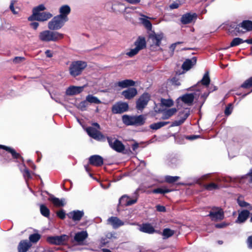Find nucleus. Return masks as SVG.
Instances as JSON below:
<instances>
[{
    "label": "nucleus",
    "instance_id": "nucleus-15",
    "mask_svg": "<svg viewBox=\"0 0 252 252\" xmlns=\"http://www.w3.org/2000/svg\"><path fill=\"white\" fill-rule=\"evenodd\" d=\"M107 223L111 225L114 229H117L125 224V222L116 217H111L107 220Z\"/></svg>",
    "mask_w": 252,
    "mask_h": 252
},
{
    "label": "nucleus",
    "instance_id": "nucleus-6",
    "mask_svg": "<svg viewBox=\"0 0 252 252\" xmlns=\"http://www.w3.org/2000/svg\"><path fill=\"white\" fill-rule=\"evenodd\" d=\"M88 134L94 139L98 141L104 142L106 140V137L99 131L95 129L93 127H88L86 129Z\"/></svg>",
    "mask_w": 252,
    "mask_h": 252
},
{
    "label": "nucleus",
    "instance_id": "nucleus-7",
    "mask_svg": "<svg viewBox=\"0 0 252 252\" xmlns=\"http://www.w3.org/2000/svg\"><path fill=\"white\" fill-rule=\"evenodd\" d=\"M150 97L149 93H143L136 101V108L139 110H143L147 105L150 99Z\"/></svg>",
    "mask_w": 252,
    "mask_h": 252
},
{
    "label": "nucleus",
    "instance_id": "nucleus-40",
    "mask_svg": "<svg viewBox=\"0 0 252 252\" xmlns=\"http://www.w3.org/2000/svg\"><path fill=\"white\" fill-rule=\"evenodd\" d=\"M246 182L247 183H252V169H251L247 174L242 177L241 182Z\"/></svg>",
    "mask_w": 252,
    "mask_h": 252
},
{
    "label": "nucleus",
    "instance_id": "nucleus-2",
    "mask_svg": "<svg viewBox=\"0 0 252 252\" xmlns=\"http://www.w3.org/2000/svg\"><path fill=\"white\" fill-rule=\"evenodd\" d=\"M145 120L146 118L142 115L134 116L125 115L122 117L123 122L127 126H141L144 125Z\"/></svg>",
    "mask_w": 252,
    "mask_h": 252
},
{
    "label": "nucleus",
    "instance_id": "nucleus-1",
    "mask_svg": "<svg viewBox=\"0 0 252 252\" xmlns=\"http://www.w3.org/2000/svg\"><path fill=\"white\" fill-rule=\"evenodd\" d=\"M63 37V34L49 29L41 32L38 35L39 39L43 42H57Z\"/></svg>",
    "mask_w": 252,
    "mask_h": 252
},
{
    "label": "nucleus",
    "instance_id": "nucleus-42",
    "mask_svg": "<svg viewBox=\"0 0 252 252\" xmlns=\"http://www.w3.org/2000/svg\"><path fill=\"white\" fill-rule=\"evenodd\" d=\"M174 234V231L172 230L169 228H165L163 229L162 235L163 236V238L165 239H167L169 237L172 236Z\"/></svg>",
    "mask_w": 252,
    "mask_h": 252
},
{
    "label": "nucleus",
    "instance_id": "nucleus-10",
    "mask_svg": "<svg viewBox=\"0 0 252 252\" xmlns=\"http://www.w3.org/2000/svg\"><path fill=\"white\" fill-rule=\"evenodd\" d=\"M208 216L213 220H221L224 218V213L220 208H214Z\"/></svg>",
    "mask_w": 252,
    "mask_h": 252
},
{
    "label": "nucleus",
    "instance_id": "nucleus-16",
    "mask_svg": "<svg viewBox=\"0 0 252 252\" xmlns=\"http://www.w3.org/2000/svg\"><path fill=\"white\" fill-rule=\"evenodd\" d=\"M163 37V34L162 33H156L154 32L149 35V40L153 45L159 46L160 45L161 41Z\"/></svg>",
    "mask_w": 252,
    "mask_h": 252
},
{
    "label": "nucleus",
    "instance_id": "nucleus-11",
    "mask_svg": "<svg viewBox=\"0 0 252 252\" xmlns=\"http://www.w3.org/2000/svg\"><path fill=\"white\" fill-rule=\"evenodd\" d=\"M128 109V103L120 101L113 106L112 111L114 114H121L126 111Z\"/></svg>",
    "mask_w": 252,
    "mask_h": 252
},
{
    "label": "nucleus",
    "instance_id": "nucleus-20",
    "mask_svg": "<svg viewBox=\"0 0 252 252\" xmlns=\"http://www.w3.org/2000/svg\"><path fill=\"white\" fill-rule=\"evenodd\" d=\"M197 18L196 13H187L182 15L181 22L183 24H188L192 22L193 19Z\"/></svg>",
    "mask_w": 252,
    "mask_h": 252
},
{
    "label": "nucleus",
    "instance_id": "nucleus-30",
    "mask_svg": "<svg viewBox=\"0 0 252 252\" xmlns=\"http://www.w3.org/2000/svg\"><path fill=\"white\" fill-rule=\"evenodd\" d=\"M53 17L52 14L49 12H43L38 14V21L44 22L51 19Z\"/></svg>",
    "mask_w": 252,
    "mask_h": 252
},
{
    "label": "nucleus",
    "instance_id": "nucleus-21",
    "mask_svg": "<svg viewBox=\"0 0 252 252\" xmlns=\"http://www.w3.org/2000/svg\"><path fill=\"white\" fill-rule=\"evenodd\" d=\"M137 94V91L135 88H129L122 92V94L126 99H131Z\"/></svg>",
    "mask_w": 252,
    "mask_h": 252
},
{
    "label": "nucleus",
    "instance_id": "nucleus-13",
    "mask_svg": "<svg viewBox=\"0 0 252 252\" xmlns=\"http://www.w3.org/2000/svg\"><path fill=\"white\" fill-rule=\"evenodd\" d=\"M137 194H135V196L133 198H130L129 196L124 195L119 199V203L122 206H130L134 204L137 202Z\"/></svg>",
    "mask_w": 252,
    "mask_h": 252
},
{
    "label": "nucleus",
    "instance_id": "nucleus-24",
    "mask_svg": "<svg viewBox=\"0 0 252 252\" xmlns=\"http://www.w3.org/2000/svg\"><path fill=\"white\" fill-rule=\"evenodd\" d=\"M250 215V212L247 210H244L239 213L238 217L235 221L237 223L244 222L248 218Z\"/></svg>",
    "mask_w": 252,
    "mask_h": 252
},
{
    "label": "nucleus",
    "instance_id": "nucleus-17",
    "mask_svg": "<svg viewBox=\"0 0 252 252\" xmlns=\"http://www.w3.org/2000/svg\"><path fill=\"white\" fill-rule=\"evenodd\" d=\"M84 87V86L81 87L71 86L66 89L65 93L66 95H68L77 94L83 91Z\"/></svg>",
    "mask_w": 252,
    "mask_h": 252
},
{
    "label": "nucleus",
    "instance_id": "nucleus-56",
    "mask_svg": "<svg viewBox=\"0 0 252 252\" xmlns=\"http://www.w3.org/2000/svg\"><path fill=\"white\" fill-rule=\"evenodd\" d=\"M233 107L232 105L230 103L225 108L224 110V114L226 116H229L231 114L232 111Z\"/></svg>",
    "mask_w": 252,
    "mask_h": 252
},
{
    "label": "nucleus",
    "instance_id": "nucleus-36",
    "mask_svg": "<svg viewBox=\"0 0 252 252\" xmlns=\"http://www.w3.org/2000/svg\"><path fill=\"white\" fill-rule=\"evenodd\" d=\"M136 48L139 49V51L143 49L146 46V42L144 37H139L135 42Z\"/></svg>",
    "mask_w": 252,
    "mask_h": 252
},
{
    "label": "nucleus",
    "instance_id": "nucleus-64",
    "mask_svg": "<svg viewBox=\"0 0 252 252\" xmlns=\"http://www.w3.org/2000/svg\"><path fill=\"white\" fill-rule=\"evenodd\" d=\"M181 42H176V43H173V44H172L170 46V50L172 51V53L174 52L175 48H176V45L177 44H179L180 43H181Z\"/></svg>",
    "mask_w": 252,
    "mask_h": 252
},
{
    "label": "nucleus",
    "instance_id": "nucleus-25",
    "mask_svg": "<svg viewBox=\"0 0 252 252\" xmlns=\"http://www.w3.org/2000/svg\"><path fill=\"white\" fill-rule=\"evenodd\" d=\"M31 246V243L28 240H22L18 246V252H27Z\"/></svg>",
    "mask_w": 252,
    "mask_h": 252
},
{
    "label": "nucleus",
    "instance_id": "nucleus-41",
    "mask_svg": "<svg viewBox=\"0 0 252 252\" xmlns=\"http://www.w3.org/2000/svg\"><path fill=\"white\" fill-rule=\"evenodd\" d=\"M56 236L58 240L57 242L58 243V245L64 244L66 242L68 241L69 239V236L65 234Z\"/></svg>",
    "mask_w": 252,
    "mask_h": 252
},
{
    "label": "nucleus",
    "instance_id": "nucleus-12",
    "mask_svg": "<svg viewBox=\"0 0 252 252\" xmlns=\"http://www.w3.org/2000/svg\"><path fill=\"white\" fill-rule=\"evenodd\" d=\"M190 114L189 109L188 108L185 109L183 111L179 112V116L180 119L179 120H176L173 122L171 126H177L182 124L187 119Z\"/></svg>",
    "mask_w": 252,
    "mask_h": 252
},
{
    "label": "nucleus",
    "instance_id": "nucleus-52",
    "mask_svg": "<svg viewBox=\"0 0 252 252\" xmlns=\"http://www.w3.org/2000/svg\"><path fill=\"white\" fill-rule=\"evenodd\" d=\"M24 166L25 167V168L24 169V170H22V169H21V170L23 173V175L24 178L27 181L28 179H31L32 178V176H31L30 172L29 170V169L28 168H27L25 166V165H24Z\"/></svg>",
    "mask_w": 252,
    "mask_h": 252
},
{
    "label": "nucleus",
    "instance_id": "nucleus-47",
    "mask_svg": "<svg viewBox=\"0 0 252 252\" xmlns=\"http://www.w3.org/2000/svg\"><path fill=\"white\" fill-rule=\"evenodd\" d=\"M204 187L205 189L209 191H212L219 189V186L217 184L214 183H211L210 184H206Z\"/></svg>",
    "mask_w": 252,
    "mask_h": 252
},
{
    "label": "nucleus",
    "instance_id": "nucleus-4",
    "mask_svg": "<svg viewBox=\"0 0 252 252\" xmlns=\"http://www.w3.org/2000/svg\"><path fill=\"white\" fill-rule=\"evenodd\" d=\"M87 63L85 62L75 61L71 63L69 67V73L73 77L80 75L83 70L86 67Z\"/></svg>",
    "mask_w": 252,
    "mask_h": 252
},
{
    "label": "nucleus",
    "instance_id": "nucleus-19",
    "mask_svg": "<svg viewBox=\"0 0 252 252\" xmlns=\"http://www.w3.org/2000/svg\"><path fill=\"white\" fill-rule=\"evenodd\" d=\"M84 213L83 211L74 210L68 214V217L74 221H80L83 217Z\"/></svg>",
    "mask_w": 252,
    "mask_h": 252
},
{
    "label": "nucleus",
    "instance_id": "nucleus-8",
    "mask_svg": "<svg viewBox=\"0 0 252 252\" xmlns=\"http://www.w3.org/2000/svg\"><path fill=\"white\" fill-rule=\"evenodd\" d=\"M194 99V95L193 94L191 93L185 94L177 99V106L179 109V106H180V103L181 101L186 104H187L189 106H190L192 104Z\"/></svg>",
    "mask_w": 252,
    "mask_h": 252
},
{
    "label": "nucleus",
    "instance_id": "nucleus-49",
    "mask_svg": "<svg viewBox=\"0 0 252 252\" xmlns=\"http://www.w3.org/2000/svg\"><path fill=\"white\" fill-rule=\"evenodd\" d=\"M40 238V235L37 233L32 234L29 236V242L31 243H36Z\"/></svg>",
    "mask_w": 252,
    "mask_h": 252
},
{
    "label": "nucleus",
    "instance_id": "nucleus-9",
    "mask_svg": "<svg viewBox=\"0 0 252 252\" xmlns=\"http://www.w3.org/2000/svg\"><path fill=\"white\" fill-rule=\"evenodd\" d=\"M240 28L245 30L246 31L252 30V21L250 20H244L240 24L237 25L235 28V32L238 33H243V32Z\"/></svg>",
    "mask_w": 252,
    "mask_h": 252
},
{
    "label": "nucleus",
    "instance_id": "nucleus-34",
    "mask_svg": "<svg viewBox=\"0 0 252 252\" xmlns=\"http://www.w3.org/2000/svg\"><path fill=\"white\" fill-rule=\"evenodd\" d=\"M210 83V79L208 71L206 72L204 74L202 79L198 83V85L201 83L202 85L208 87Z\"/></svg>",
    "mask_w": 252,
    "mask_h": 252
},
{
    "label": "nucleus",
    "instance_id": "nucleus-54",
    "mask_svg": "<svg viewBox=\"0 0 252 252\" xmlns=\"http://www.w3.org/2000/svg\"><path fill=\"white\" fill-rule=\"evenodd\" d=\"M139 51V49L135 47L134 49L130 50L129 52H128L126 54L130 57H132L137 54Z\"/></svg>",
    "mask_w": 252,
    "mask_h": 252
},
{
    "label": "nucleus",
    "instance_id": "nucleus-58",
    "mask_svg": "<svg viewBox=\"0 0 252 252\" xmlns=\"http://www.w3.org/2000/svg\"><path fill=\"white\" fill-rule=\"evenodd\" d=\"M38 15L32 11V14L31 16L28 17V20L29 21H38Z\"/></svg>",
    "mask_w": 252,
    "mask_h": 252
},
{
    "label": "nucleus",
    "instance_id": "nucleus-32",
    "mask_svg": "<svg viewBox=\"0 0 252 252\" xmlns=\"http://www.w3.org/2000/svg\"><path fill=\"white\" fill-rule=\"evenodd\" d=\"M140 15L143 17V18H140L139 19L140 22L148 30H151L152 25L151 22L148 20V17L143 14H141Z\"/></svg>",
    "mask_w": 252,
    "mask_h": 252
},
{
    "label": "nucleus",
    "instance_id": "nucleus-44",
    "mask_svg": "<svg viewBox=\"0 0 252 252\" xmlns=\"http://www.w3.org/2000/svg\"><path fill=\"white\" fill-rule=\"evenodd\" d=\"M180 179L179 176L167 175L164 177L165 181L168 183H174Z\"/></svg>",
    "mask_w": 252,
    "mask_h": 252
},
{
    "label": "nucleus",
    "instance_id": "nucleus-35",
    "mask_svg": "<svg viewBox=\"0 0 252 252\" xmlns=\"http://www.w3.org/2000/svg\"><path fill=\"white\" fill-rule=\"evenodd\" d=\"M183 73H184V71H183L182 73H177L176 75L171 79L170 82L172 85L176 86H180L181 85L182 79L180 75Z\"/></svg>",
    "mask_w": 252,
    "mask_h": 252
},
{
    "label": "nucleus",
    "instance_id": "nucleus-59",
    "mask_svg": "<svg viewBox=\"0 0 252 252\" xmlns=\"http://www.w3.org/2000/svg\"><path fill=\"white\" fill-rule=\"evenodd\" d=\"M25 60L24 57H16L13 60V62L14 63H19L22 62Z\"/></svg>",
    "mask_w": 252,
    "mask_h": 252
},
{
    "label": "nucleus",
    "instance_id": "nucleus-57",
    "mask_svg": "<svg viewBox=\"0 0 252 252\" xmlns=\"http://www.w3.org/2000/svg\"><path fill=\"white\" fill-rule=\"evenodd\" d=\"M15 3V0H11L10 2V5H9V8H10V10L12 11V12L13 13V14H17L18 12L15 10L14 6Z\"/></svg>",
    "mask_w": 252,
    "mask_h": 252
},
{
    "label": "nucleus",
    "instance_id": "nucleus-27",
    "mask_svg": "<svg viewBox=\"0 0 252 252\" xmlns=\"http://www.w3.org/2000/svg\"><path fill=\"white\" fill-rule=\"evenodd\" d=\"M196 62L195 57H193L191 59L186 60L182 65V68L184 70H189Z\"/></svg>",
    "mask_w": 252,
    "mask_h": 252
},
{
    "label": "nucleus",
    "instance_id": "nucleus-48",
    "mask_svg": "<svg viewBox=\"0 0 252 252\" xmlns=\"http://www.w3.org/2000/svg\"><path fill=\"white\" fill-rule=\"evenodd\" d=\"M237 203L238 205L241 207H246L252 210V206L248 202L244 200H241L240 199H237Z\"/></svg>",
    "mask_w": 252,
    "mask_h": 252
},
{
    "label": "nucleus",
    "instance_id": "nucleus-31",
    "mask_svg": "<svg viewBox=\"0 0 252 252\" xmlns=\"http://www.w3.org/2000/svg\"><path fill=\"white\" fill-rule=\"evenodd\" d=\"M50 200L57 207L63 206L65 204V200L64 198L59 199L53 196H51Z\"/></svg>",
    "mask_w": 252,
    "mask_h": 252
},
{
    "label": "nucleus",
    "instance_id": "nucleus-38",
    "mask_svg": "<svg viewBox=\"0 0 252 252\" xmlns=\"http://www.w3.org/2000/svg\"><path fill=\"white\" fill-rule=\"evenodd\" d=\"M86 101L91 103L94 104H99L101 103V101L96 96H94L92 94H89L86 96Z\"/></svg>",
    "mask_w": 252,
    "mask_h": 252
},
{
    "label": "nucleus",
    "instance_id": "nucleus-33",
    "mask_svg": "<svg viewBox=\"0 0 252 252\" xmlns=\"http://www.w3.org/2000/svg\"><path fill=\"white\" fill-rule=\"evenodd\" d=\"M177 112V109L175 108L169 109L163 112L162 119L166 120L173 116Z\"/></svg>",
    "mask_w": 252,
    "mask_h": 252
},
{
    "label": "nucleus",
    "instance_id": "nucleus-62",
    "mask_svg": "<svg viewBox=\"0 0 252 252\" xmlns=\"http://www.w3.org/2000/svg\"><path fill=\"white\" fill-rule=\"evenodd\" d=\"M156 209L158 211L160 212H164L166 211V209L164 206L159 205L156 206Z\"/></svg>",
    "mask_w": 252,
    "mask_h": 252
},
{
    "label": "nucleus",
    "instance_id": "nucleus-55",
    "mask_svg": "<svg viewBox=\"0 0 252 252\" xmlns=\"http://www.w3.org/2000/svg\"><path fill=\"white\" fill-rule=\"evenodd\" d=\"M88 106L87 101L84 100L80 102L78 104V108L82 111L86 110V107Z\"/></svg>",
    "mask_w": 252,
    "mask_h": 252
},
{
    "label": "nucleus",
    "instance_id": "nucleus-63",
    "mask_svg": "<svg viewBox=\"0 0 252 252\" xmlns=\"http://www.w3.org/2000/svg\"><path fill=\"white\" fill-rule=\"evenodd\" d=\"M247 242L248 248L252 249V235L248 238Z\"/></svg>",
    "mask_w": 252,
    "mask_h": 252
},
{
    "label": "nucleus",
    "instance_id": "nucleus-43",
    "mask_svg": "<svg viewBox=\"0 0 252 252\" xmlns=\"http://www.w3.org/2000/svg\"><path fill=\"white\" fill-rule=\"evenodd\" d=\"M243 43H245L244 40L239 37H236L233 38L232 41L231 42L230 47H232L236 46Z\"/></svg>",
    "mask_w": 252,
    "mask_h": 252
},
{
    "label": "nucleus",
    "instance_id": "nucleus-53",
    "mask_svg": "<svg viewBox=\"0 0 252 252\" xmlns=\"http://www.w3.org/2000/svg\"><path fill=\"white\" fill-rule=\"evenodd\" d=\"M57 236H49L47 238V241L51 244L56 245H58V241H57Z\"/></svg>",
    "mask_w": 252,
    "mask_h": 252
},
{
    "label": "nucleus",
    "instance_id": "nucleus-23",
    "mask_svg": "<svg viewBox=\"0 0 252 252\" xmlns=\"http://www.w3.org/2000/svg\"><path fill=\"white\" fill-rule=\"evenodd\" d=\"M71 12V9L69 5H63L60 7L59 9V16H61V17L63 18L65 20L68 21V15Z\"/></svg>",
    "mask_w": 252,
    "mask_h": 252
},
{
    "label": "nucleus",
    "instance_id": "nucleus-26",
    "mask_svg": "<svg viewBox=\"0 0 252 252\" xmlns=\"http://www.w3.org/2000/svg\"><path fill=\"white\" fill-rule=\"evenodd\" d=\"M135 82L130 79H126L119 81L115 84L116 86H118L121 88H126L129 87L134 86Z\"/></svg>",
    "mask_w": 252,
    "mask_h": 252
},
{
    "label": "nucleus",
    "instance_id": "nucleus-22",
    "mask_svg": "<svg viewBox=\"0 0 252 252\" xmlns=\"http://www.w3.org/2000/svg\"><path fill=\"white\" fill-rule=\"evenodd\" d=\"M139 230L148 234H153L157 232L154 227L151 224L148 223H143L140 225Z\"/></svg>",
    "mask_w": 252,
    "mask_h": 252
},
{
    "label": "nucleus",
    "instance_id": "nucleus-14",
    "mask_svg": "<svg viewBox=\"0 0 252 252\" xmlns=\"http://www.w3.org/2000/svg\"><path fill=\"white\" fill-rule=\"evenodd\" d=\"M112 9L114 12H122L123 13H129L130 11L128 10L129 9H131L134 10L133 7L131 6L130 7H125L124 4L120 2H116L114 3L112 5Z\"/></svg>",
    "mask_w": 252,
    "mask_h": 252
},
{
    "label": "nucleus",
    "instance_id": "nucleus-61",
    "mask_svg": "<svg viewBox=\"0 0 252 252\" xmlns=\"http://www.w3.org/2000/svg\"><path fill=\"white\" fill-rule=\"evenodd\" d=\"M106 238L107 239H112V238L116 239V234L114 232H113H113H108L106 234Z\"/></svg>",
    "mask_w": 252,
    "mask_h": 252
},
{
    "label": "nucleus",
    "instance_id": "nucleus-28",
    "mask_svg": "<svg viewBox=\"0 0 252 252\" xmlns=\"http://www.w3.org/2000/svg\"><path fill=\"white\" fill-rule=\"evenodd\" d=\"M88 236L86 231H82L75 233L74 239L77 242H81L85 240Z\"/></svg>",
    "mask_w": 252,
    "mask_h": 252
},
{
    "label": "nucleus",
    "instance_id": "nucleus-18",
    "mask_svg": "<svg viewBox=\"0 0 252 252\" xmlns=\"http://www.w3.org/2000/svg\"><path fill=\"white\" fill-rule=\"evenodd\" d=\"M89 163L95 166H100L103 164V159L99 155H93L89 158Z\"/></svg>",
    "mask_w": 252,
    "mask_h": 252
},
{
    "label": "nucleus",
    "instance_id": "nucleus-50",
    "mask_svg": "<svg viewBox=\"0 0 252 252\" xmlns=\"http://www.w3.org/2000/svg\"><path fill=\"white\" fill-rule=\"evenodd\" d=\"M242 88L247 89L252 87V77L246 80L241 86Z\"/></svg>",
    "mask_w": 252,
    "mask_h": 252
},
{
    "label": "nucleus",
    "instance_id": "nucleus-51",
    "mask_svg": "<svg viewBox=\"0 0 252 252\" xmlns=\"http://www.w3.org/2000/svg\"><path fill=\"white\" fill-rule=\"evenodd\" d=\"M161 103L163 106L170 107L173 105V101L170 99H161Z\"/></svg>",
    "mask_w": 252,
    "mask_h": 252
},
{
    "label": "nucleus",
    "instance_id": "nucleus-3",
    "mask_svg": "<svg viewBox=\"0 0 252 252\" xmlns=\"http://www.w3.org/2000/svg\"><path fill=\"white\" fill-rule=\"evenodd\" d=\"M67 21L58 15L54 16L48 23V28L52 31L61 29Z\"/></svg>",
    "mask_w": 252,
    "mask_h": 252
},
{
    "label": "nucleus",
    "instance_id": "nucleus-46",
    "mask_svg": "<svg viewBox=\"0 0 252 252\" xmlns=\"http://www.w3.org/2000/svg\"><path fill=\"white\" fill-rule=\"evenodd\" d=\"M46 9V8L45 5L43 4H41L33 8L32 11L38 15L41 13L40 12L41 11H43Z\"/></svg>",
    "mask_w": 252,
    "mask_h": 252
},
{
    "label": "nucleus",
    "instance_id": "nucleus-5",
    "mask_svg": "<svg viewBox=\"0 0 252 252\" xmlns=\"http://www.w3.org/2000/svg\"><path fill=\"white\" fill-rule=\"evenodd\" d=\"M109 146L115 151L121 153L125 149L123 144L119 140L108 136L106 137Z\"/></svg>",
    "mask_w": 252,
    "mask_h": 252
},
{
    "label": "nucleus",
    "instance_id": "nucleus-39",
    "mask_svg": "<svg viewBox=\"0 0 252 252\" xmlns=\"http://www.w3.org/2000/svg\"><path fill=\"white\" fill-rule=\"evenodd\" d=\"M40 211L42 216L48 218L50 216V210L44 204L40 205Z\"/></svg>",
    "mask_w": 252,
    "mask_h": 252
},
{
    "label": "nucleus",
    "instance_id": "nucleus-29",
    "mask_svg": "<svg viewBox=\"0 0 252 252\" xmlns=\"http://www.w3.org/2000/svg\"><path fill=\"white\" fill-rule=\"evenodd\" d=\"M0 149H4L6 151L8 152L9 153H10L14 158L18 159L21 158L20 155L19 153H17L14 149L11 148L9 147H7L2 145H0Z\"/></svg>",
    "mask_w": 252,
    "mask_h": 252
},
{
    "label": "nucleus",
    "instance_id": "nucleus-60",
    "mask_svg": "<svg viewBox=\"0 0 252 252\" xmlns=\"http://www.w3.org/2000/svg\"><path fill=\"white\" fill-rule=\"evenodd\" d=\"M57 215V216L61 219H64L65 217V213L63 210L58 212Z\"/></svg>",
    "mask_w": 252,
    "mask_h": 252
},
{
    "label": "nucleus",
    "instance_id": "nucleus-37",
    "mask_svg": "<svg viewBox=\"0 0 252 252\" xmlns=\"http://www.w3.org/2000/svg\"><path fill=\"white\" fill-rule=\"evenodd\" d=\"M169 122H159L156 123H154L150 126V128L154 130H157L165 125L168 124Z\"/></svg>",
    "mask_w": 252,
    "mask_h": 252
},
{
    "label": "nucleus",
    "instance_id": "nucleus-45",
    "mask_svg": "<svg viewBox=\"0 0 252 252\" xmlns=\"http://www.w3.org/2000/svg\"><path fill=\"white\" fill-rule=\"evenodd\" d=\"M172 191L171 189L166 188H157L154 189L152 192L154 193L165 194L170 192Z\"/></svg>",
    "mask_w": 252,
    "mask_h": 252
}]
</instances>
